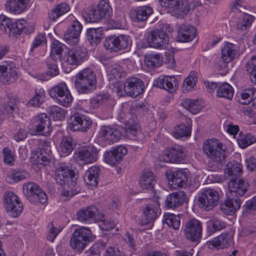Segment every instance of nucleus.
I'll return each mask as SVG.
<instances>
[{
	"label": "nucleus",
	"instance_id": "nucleus-42",
	"mask_svg": "<svg viewBox=\"0 0 256 256\" xmlns=\"http://www.w3.org/2000/svg\"><path fill=\"white\" fill-rule=\"evenodd\" d=\"M162 222L174 230L178 229L180 224V218L178 216L170 213H166L164 214Z\"/></svg>",
	"mask_w": 256,
	"mask_h": 256
},
{
	"label": "nucleus",
	"instance_id": "nucleus-39",
	"mask_svg": "<svg viewBox=\"0 0 256 256\" xmlns=\"http://www.w3.org/2000/svg\"><path fill=\"white\" fill-rule=\"evenodd\" d=\"M182 105L193 114L199 112L202 108V106L198 100H193L186 98L182 100Z\"/></svg>",
	"mask_w": 256,
	"mask_h": 256
},
{
	"label": "nucleus",
	"instance_id": "nucleus-57",
	"mask_svg": "<svg viewBox=\"0 0 256 256\" xmlns=\"http://www.w3.org/2000/svg\"><path fill=\"white\" fill-rule=\"evenodd\" d=\"M72 100V96L69 90L56 100L57 103L65 107L70 106Z\"/></svg>",
	"mask_w": 256,
	"mask_h": 256
},
{
	"label": "nucleus",
	"instance_id": "nucleus-17",
	"mask_svg": "<svg viewBox=\"0 0 256 256\" xmlns=\"http://www.w3.org/2000/svg\"><path fill=\"white\" fill-rule=\"evenodd\" d=\"M32 122L36 132H42V135H49L52 132L50 118L45 114H40L35 116L32 119Z\"/></svg>",
	"mask_w": 256,
	"mask_h": 256
},
{
	"label": "nucleus",
	"instance_id": "nucleus-22",
	"mask_svg": "<svg viewBox=\"0 0 256 256\" xmlns=\"http://www.w3.org/2000/svg\"><path fill=\"white\" fill-rule=\"evenodd\" d=\"M234 232L222 233L219 236L214 238L212 240L207 242L208 248H222L231 245L233 242Z\"/></svg>",
	"mask_w": 256,
	"mask_h": 256
},
{
	"label": "nucleus",
	"instance_id": "nucleus-38",
	"mask_svg": "<svg viewBox=\"0 0 256 256\" xmlns=\"http://www.w3.org/2000/svg\"><path fill=\"white\" fill-rule=\"evenodd\" d=\"M102 19H108L112 14V10L106 0H100L96 6Z\"/></svg>",
	"mask_w": 256,
	"mask_h": 256
},
{
	"label": "nucleus",
	"instance_id": "nucleus-2",
	"mask_svg": "<svg viewBox=\"0 0 256 256\" xmlns=\"http://www.w3.org/2000/svg\"><path fill=\"white\" fill-rule=\"evenodd\" d=\"M132 45L130 37L126 34L111 35L107 36L104 42V48L110 52H118L128 50Z\"/></svg>",
	"mask_w": 256,
	"mask_h": 256
},
{
	"label": "nucleus",
	"instance_id": "nucleus-11",
	"mask_svg": "<svg viewBox=\"0 0 256 256\" xmlns=\"http://www.w3.org/2000/svg\"><path fill=\"white\" fill-rule=\"evenodd\" d=\"M166 176L170 184L172 185L174 188H181L187 185L190 172L182 169L174 171L168 170L166 172Z\"/></svg>",
	"mask_w": 256,
	"mask_h": 256
},
{
	"label": "nucleus",
	"instance_id": "nucleus-1",
	"mask_svg": "<svg viewBox=\"0 0 256 256\" xmlns=\"http://www.w3.org/2000/svg\"><path fill=\"white\" fill-rule=\"evenodd\" d=\"M96 82V78L94 72L90 68H85L77 74L75 86L79 93L88 94L94 90Z\"/></svg>",
	"mask_w": 256,
	"mask_h": 256
},
{
	"label": "nucleus",
	"instance_id": "nucleus-30",
	"mask_svg": "<svg viewBox=\"0 0 256 256\" xmlns=\"http://www.w3.org/2000/svg\"><path fill=\"white\" fill-rule=\"evenodd\" d=\"M4 206L10 216L16 217V194L12 192L6 191L3 196Z\"/></svg>",
	"mask_w": 256,
	"mask_h": 256
},
{
	"label": "nucleus",
	"instance_id": "nucleus-54",
	"mask_svg": "<svg viewBox=\"0 0 256 256\" xmlns=\"http://www.w3.org/2000/svg\"><path fill=\"white\" fill-rule=\"evenodd\" d=\"M46 98V92L42 88L36 90L34 96L29 101L30 104L38 106L44 102Z\"/></svg>",
	"mask_w": 256,
	"mask_h": 256
},
{
	"label": "nucleus",
	"instance_id": "nucleus-6",
	"mask_svg": "<svg viewBox=\"0 0 256 256\" xmlns=\"http://www.w3.org/2000/svg\"><path fill=\"white\" fill-rule=\"evenodd\" d=\"M202 231V222L196 218H191L187 221L183 229L186 238L192 242H198L200 240Z\"/></svg>",
	"mask_w": 256,
	"mask_h": 256
},
{
	"label": "nucleus",
	"instance_id": "nucleus-4",
	"mask_svg": "<svg viewBox=\"0 0 256 256\" xmlns=\"http://www.w3.org/2000/svg\"><path fill=\"white\" fill-rule=\"evenodd\" d=\"M91 238L90 230L88 228L82 227L74 231L70 240V245L73 249L82 251L90 242Z\"/></svg>",
	"mask_w": 256,
	"mask_h": 256
},
{
	"label": "nucleus",
	"instance_id": "nucleus-45",
	"mask_svg": "<svg viewBox=\"0 0 256 256\" xmlns=\"http://www.w3.org/2000/svg\"><path fill=\"white\" fill-rule=\"evenodd\" d=\"M69 90L64 82H62L52 87L50 90V96L52 98L58 99Z\"/></svg>",
	"mask_w": 256,
	"mask_h": 256
},
{
	"label": "nucleus",
	"instance_id": "nucleus-64",
	"mask_svg": "<svg viewBox=\"0 0 256 256\" xmlns=\"http://www.w3.org/2000/svg\"><path fill=\"white\" fill-rule=\"evenodd\" d=\"M16 98L14 96L8 95L7 97V104L6 106V110L8 114H12L14 117L13 112L15 108Z\"/></svg>",
	"mask_w": 256,
	"mask_h": 256
},
{
	"label": "nucleus",
	"instance_id": "nucleus-19",
	"mask_svg": "<svg viewBox=\"0 0 256 256\" xmlns=\"http://www.w3.org/2000/svg\"><path fill=\"white\" fill-rule=\"evenodd\" d=\"M220 52V58L226 64L232 62L239 56V48L238 46L230 42L224 43Z\"/></svg>",
	"mask_w": 256,
	"mask_h": 256
},
{
	"label": "nucleus",
	"instance_id": "nucleus-47",
	"mask_svg": "<svg viewBox=\"0 0 256 256\" xmlns=\"http://www.w3.org/2000/svg\"><path fill=\"white\" fill-rule=\"evenodd\" d=\"M162 62V58L159 54H150L145 58V64L147 67L152 68L159 66Z\"/></svg>",
	"mask_w": 256,
	"mask_h": 256
},
{
	"label": "nucleus",
	"instance_id": "nucleus-9",
	"mask_svg": "<svg viewBox=\"0 0 256 256\" xmlns=\"http://www.w3.org/2000/svg\"><path fill=\"white\" fill-rule=\"evenodd\" d=\"M74 158L82 164H92L97 160L98 151L93 146H84L74 152Z\"/></svg>",
	"mask_w": 256,
	"mask_h": 256
},
{
	"label": "nucleus",
	"instance_id": "nucleus-52",
	"mask_svg": "<svg viewBox=\"0 0 256 256\" xmlns=\"http://www.w3.org/2000/svg\"><path fill=\"white\" fill-rule=\"evenodd\" d=\"M172 163L182 162L186 156L183 148L180 146H177L172 147Z\"/></svg>",
	"mask_w": 256,
	"mask_h": 256
},
{
	"label": "nucleus",
	"instance_id": "nucleus-37",
	"mask_svg": "<svg viewBox=\"0 0 256 256\" xmlns=\"http://www.w3.org/2000/svg\"><path fill=\"white\" fill-rule=\"evenodd\" d=\"M69 10L70 6L67 4L65 2L60 3L48 12V18L52 21H54Z\"/></svg>",
	"mask_w": 256,
	"mask_h": 256
},
{
	"label": "nucleus",
	"instance_id": "nucleus-25",
	"mask_svg": "<svg viewBox=\"0 0 256 256\" xmlns=\"http://www.w3.org/2000/svg\"><path fill=\"white\" fill-rule=\"evenodd\" d=\"M248 184L243 180H231L228 184L229 193L232 196H242L247 191Z\"/></svg>",
	"mask_w": 256,
	"mask_h": 256
},
{
	"label": "nucleus",
	"instance_id": "nucleus-41",
	"mask_svg": "<svg viewBox=\"0 0 256 256\" xmlns=\"http://www.w3.org/2000/svg\"><path fill=\"white\" fill-rule=\"evenodd\" d=\"M40 189V188L34 182H28L24 186V192L31 202H34V196Z\"/></svg>",
	"mask_w": 256,
	"mask_h": 256
},
{
	"label": "nucleus",
	"instance_id": "nucleus-34",
	"mask_svg": "<svg viewBox=\"0 0 256 256\" xmlns=\"http://www.w3.org/2000/svg\"><path fill=\"white\" fill-rule=\"evenodd\" d=\"M100 168L98 166H92L86 172L84 177L85 182L88 186H96L98 184V178Z\"/></svg>",
	"mask_w": 256,
	"mask_h": 256
},
{
	"label": "nucleus",
	"instance_id": "nucleus-40",
	"mask_svg": "<svg viewBox=\"0 0 256 256\" xmlns=\"http://www.w3.org/2000/svg\"><path fill=\"white\" fill-rule=\"evenodd\" d=\"M234 90L228 83H224L220 86L216 90V96L220 98H224L231 100L234 96Z\"/></svg>",
	"mask_w": 256,
	"mask_h": 256
},
{
	"label": "nucleus",
	"instance_id": "nucleus-28",
	"mask_svg": "<svg viewBox=\"0 0 256 256\" xmlns=\"http://www.w3.org/2000/svg\"><path fill=\"white\" fill-rule=\"evenodd\" d=\"M196 36L195 28L190 25L181 24L178 30V38L180 42L192 40Z\"/></svg>",
	"mask_w": 256,
	"mask_h": 256
},
{
	"label": "nucleus",
	"instance_id": "nucleus-43",
	"mask_svg": "<svg viewBox=\"0 0 256 256\" xmlns=\"http://www.w3.org/2000/svg\"><path fill=\"white\" fill-rule=\"evenodd\" d=\"M64 46V44L60 42L58 40H54L50 46V58L54 60H56L58 58H60Z\"/></svg>",
	"mask_w": 256,
	"mask_h": 256
},
{
	"label": "nucleus",
	"instance_id": "nucleus-5",
	"mask_svg": "<svg viewBox=\"0 0 256 256\" xmlns=\"http://www.w3.org/2000/svg\"><path fill=\"white\" fill-rule=\"evenodd\" d=\"M122 136L120 132L116 128L102 126L97 136V140L102 146L110 145L117 142Z\"/></svg>",
	"mask_w": 256,
	"mask_h": 256
},
{
	"label": "nucleus",
	"instance_id": "nucleus-21",
	"mask_svg": "<svg viewBox=\"0 0 256 256\" xmlns=\"http://www.w3.org/2000/svg\"><path fill=\"white\" fill-rule=\"evenodd\" d=\"M82 29V24L77 20H74L71 26L65 33L64 39L69 44L75 46L78 43V38Z\"/></svg>",
	"mask_w": 256,
	"mask_h": 256
},
{
	"label": "nucleus",
	"instance_id": "nucleus-26",
	"mask_svg": "<svg viewBox=\"0 0 256 256\" xmlns=\"http://www.w3.org/2000/svg\"><path fill=\"white\" fill-rule=\"evenodd\" d=\"M52 158L51 150L48 148H42L40 152H34L31 156L32 162L38 166H46Z\"/></svg>",
	"mask_w": 256,
	"mask_h": 256
},
{
	"label": "nucleus",
	"instance_id": "nucleus-29",
	"mask_svg": "<svg viewBox=\"0 0 256 256\" xmlns=\"http://www.w3.org/2000/svg\"><path fill=\"white\" fill-rule=\"evenodd\" d=\"M192 126V122L190 120L176 125L172 132L173 136L176 138H190L191 136Z\"/></svg>",
	"mask_w": 256,
	"mask_h": 256
},
{
	"label": "nucleus",
	"instance_id": "nucleus-46",
	"mask_svg": "<svg viewBox=\"0 0 256 256\" xmlns=\"http://www.w3.org/2000/svg\"><path fill=\"white\" fill-rule=\"evenodd\" d=\"M254 19L252 16L246 14H244L240 18L238 22L236 24V28L242 30H246L251 26Z\"/></svg>",
	"mask_w": 256,
	"mask_h": 256
},
{
	"label": "nucleus",
	"instance_id": "nucleus-13",
	"mask_svg": "<svg viewBox=\"0 0 256 256\" xmlns=\"http://www.w3.org/2000/svg\"><path fill=\"white\" fill-rule=\"evenodd\" d=\"M148 42L152 48L164 50L168 45L169 38L164 32L157 30L151 32L148 38Z\"/></svg>",
	"mask_w": 256,
	"mask_h": 256
},
{
	"label": "nucleus",
	"instance_id": "nucleus-44",
	"mask_svg": "<svg viewBox=\"0 0 256 256\" xmlns=\"http://www.w3.org/2000/svg\"><path fill=\"white\" fill-rule=\"evenodd\" d=\"M242 170V166L241 164L238 162H229L224 169V173L228 176H238Z\"/></svg>",
	"mask_w": 256,
	"mask_h": 256
},
{
	"label": "nucleus",
	"instance_id": "nucleus-32",
	"mask_svg": "<svg viewBox=\"0 0 256 256\" xmlns=\"http://www.w3.org/2000/svg\"><path fill=\"white\" fill-rule=\"evenodd\" d=\"M186 198V194L182 191L172 192L167 196L166 204L168 208H174L182 205Z\"/></svg>",
	"mask_w": 256,
	"mask_h": 256
},
{
	"label": "nucleus",
	"instance_id": "nucleus-60",
	"mask_svg": "<svg viewBox=\"0 0 256 256\" xmlns=\"http://www.w3.org/2000/svg\"><path fill=\"white\" fill-rule=\"evenodd\" d=\"M254 90H248V92H243L240 94V96H238V102L242 104H248L250 103L252 98H250V92L254 96Z\"/></svg>",
	"mask_w": 256,
	"mask_h": 256
},
{
	"label": "nucleus",
	"instance_id": "nucleus-59",
	"mask_svg": "<svg viewBox=\"0 0 256 256\" xmlns=\"http://www.w3.org/2000/svg\"><path fill=\"white\" fill-rule=\"evenodd\" d=\"M98 221H100V226L103 230H112L114 227V223L110 220L105 217L104 215L102 216V218H99Z\"/></svg>",
	"mask_w": 256,
	"mask_h": 256
},
{
	"label": "nucleus",
	"instance_id": "nucleus-62",
	"mask_svg": "<svg viewBox=\"0 0 256 256\" xmlns=\"http://www.w3.org/2000/svg\"><path fill=\"white\" fill-rule=\"evenodd\" d=\"M172 147L168 148L164 150L162 153L158 156V159L164 162L172 163Z\"/></svg>",
	"mask_w": 256,
	"mask_h": 256
},
{
	"label": "nucleus",
	"instance_id": "nucleus-33",
	"mask_svg": "<svg viewBox=\"0 0 256 256\" xmlns=\"http://www.w3.org/2000/svg\"><path fill=\"white\" fill-rule=\"evenodd\" d=\"M82 16L86 22L88 23H98L102 20L96 6H90L84 8Z\"/></svg>",
	"mask_w": 256,
	"mask_h": 256
},
{
	"label": "nucleus",
	"instance_id": "nucleus-31",
	"mask_svg": "<svg viewBox=\"0 0 256 256\" xmlns=\"http://www.w3.org/2000/svg\"><path fill=\"white\" fill-rule=\"evenodd\" d=\"M0 30L8 33L10 38L16 37V24L10 18L4 14L0 15Z\"/></svg>",
	"mask_w": 256,
	"mask_h": 256
},
{
	"label": "nucleus",
	"instance_id": "nucleus-20",
	"mask_svg": "<svg viewBox=\"0 0 256 256\" xmlns=\"http://www.w3.org/2000/svg\"><path fill=\"white\" fill-rule=\"evenodd\" d=\"M154 85L158 88L164 89L170 93H173L176 90L178 84L174 76H160L154 80Z\"/></svg>",
	"mask_w": 256,
	"mask_h": 256
},
{
	"label": "nucleus",
	"instance_id": "nucleus-14",
	"mask_svg": "<svg viewBox=\"0 0 256 256\" xmlns=\"http://www.w3.org/2000/svg\"><path fill=\"white\" fill-rule=\"evenodd\" d=\"M124 92L130 97L136 98L144 92V84L136 77L128 78L124 84Z\"/></svg>",
	"mask_w": 256,
	"mask_h": 256
},
{
	"label": "nucleus",
	"instance_id": "nucleus-16",
	"mask_svg": "<svg viewBox=\"0 0 256 256\" xmlns=\"http://www.w3.org/2000/svg\"><path fill=\"white\" fill-rule=\"evenodd\" d=\"M156 182V176L149 170H143L140 174L138 186L144 192L152 191Z\"/></svg>",
	"mask_w": 256,
	"mask_h": 256
},
{
	"label": "nucleus",
	"instance_id": "nucleus-35",
	"mask_svg": "<svg viewBox=\"0 0 256 256\" xmlns=\"http://www.w3.org/2000/svg\"><path fill=\"white\" fill-rule=\"evenodd\" d=\"M241 202L239 198H227L224 203L221 205V210L228 214H232L240 208Z\"/></svg>",
	"mask_w": 256,
	"mask_h": 256
},
{
	"label": "nucleus",
	"instance_id": "nucleus-18",
	"mask_svg": "<svg viewBox=\"0 0 256 256\" xmlns=\"http://www.w3.org/2000/svg\"><path fill=\"white\" fill-rule=\"evenodd\" d=\"M16 76V65L14 62L10 61L6 64H0V82L7 84L12 82Z\"/></svg>",
	"mask_w": 256,
	"mask_h": 256
},
{
	"label": "nucleus",
	"instance_id": "nucleus-63",
	"mask_svg": "<svg viewBox=\"0 0 256 256\" xmlns=\"http://www.w3.org/2000/svg\"><path fill=\"white\" fill-rule=\"evenodd\" d=\"M104 161L112 166H115L120 162L112 150L105 154Z\"/></svg>",
	"mask_w": 256,
	"mask_h": 256
},
{
	"label": "nucleus",
	"instance_id": "nucleus-48",
	"mask_svg": "<svg viewBox=\"0 0 256 256\" xmlns=\"http://www.w3.org/2000/svg\"><path fill=\"white\" fill-rule=\"evenodd\" d=\"M239 146L242 148H245L256 142L255 138L250 134H240L237 140Z\"/></svg>",
	"mask_w": 256,
	"mask_h": 256
},
{
	"label": "nucleus",
	"instance_id": "nucleus-3",
	"mask_svg": "<svg viewBox=\"0 0 256 256\" xmlns=\"http://www.w3.org/2000/svg\"><path fill=\"white\" fill-rule=\"evenodd\" d=\"M202 150L206 155L214 162H220L224 158V150L222 142L216 138L206 140Z\"/></svg>",
	"mask_w": 256,
	"mask_h": 256
},
{
	"label": "nucleus",
	"instance_id": "nucleus-56",
	"mask_svg": "<svg viewBox=\"0 0 256 256\" xmlns=\"http://www.w3.org/2000/svg\"><path fill=\"white\" fill-rule=\"evenodd\" d=\"M225 223L218 220H212L208 222V230L210 232L214 233L216 231L220 230L225 228Z\"/></svg>",
	"mask_w": 256,
	"mask_h": 256
},
{
	"label": "nucleus",
	"instance_id": "nucleus-8",
	"mask_svg": "<svg viewBox=\"0 0 256 256\" xmlns=\"http://www.w3.org/2000/svg\"><path fill=\"white\" fill-rule=\"evenodd\" d=\"M201 4L198 0H178L176 6L172 11V14L178 18H183Z\"/></svg>",
	"mask_w": 256,
	"mask_h": 256
},
{
	"label": "nucleus",
	"instance_id": "nucleus-10",
	"mask_svg": "<svg viewBox=\"0 0 256 256\" xmlns=\"http://www.w3.org/2000/svg\"><path fill=\"white\" fill-rule=\"evenodd\" d=\"M220 194L216 190L206 188L201 193L198 198L199 204L201 208L210 210L218 205Z\"/></svg>",
	"mask_w": 256,
	"mask_h": 256
},
{
	"label": "nucleus",
	"instance_id": "nucleus-49",
	"mask_svg": "<svg viewBox=\"0 0 256 256\" xmlns=\"http://www.w3.org/2000/svg\"><path fill=\"white\" fill-rule=\"evenodd\" d=\"M60 148L64 155L70 154L74 150L73 140L70 136L64 137L60 144Z\"/></svg>",
	"mask_w": 256,
	"mask_h": 256
},
{
	"label": "nucleus",
	"instance_id": "nucleus-51",
	"mask_svg": "<svg viewBox=\"0 0 256 256\" xmlns=\"http://www.w3.org/2000/svg\"><path fill=\"white\" fill-rule=\"evenodd\" d=\"M109 98L110 96L107 94L96 96L90 99V109H95L98 108L101 104L106 102Z\"/></svg>",
	"mask_w": 256,
	"mask_h": 256
},
{
	"label": "nucleus",
	"instance_id": "nucleus-12",
	"mask_svg": "<svg viewBox=\"0 0 256 256\" xmlns=\"http://www.w3.org/2000/svg\"><path fill=\"white\" fill-rule=\"evenodd\" d=\"M54 176L55 179L60 184L68 183V185L74 187L76 185V178L74 172L65 165H60L56 169Z\"/></svg>",
	"mask_w": 256,
	"mask_h": 256
},
{
	"label": "nucleus",
	"instance_id": "nucleus-50",
	"mask_svg": "<svg viewBox=\"0 0 256 256\" xmlns=\"http://www.w3.org/2000/svg\"><path fill=\"white\" fill-rule=\"evenodd\" d=\"M124 70L122 66L115 64H112L110 68L108 78L110 80L118 79L124 76Z\"/></svg>",
	"mask_w": 256,
	"mask_h": 256
},
{
	"label": "nucleus",
	"instance_id": "nucleus-15",
	"mask_svg": "<svg viewBox=\"0 0 256 256\" xmlns=\"http://www.w3.org/2000/svg\"><path fill=\"white\" fill-rule=\"evenodd\" d=\"M92 121L84 114L76 113L74 114L69 122V128L73 130L86 132L91 126Z\"/></svg>",
	"mask_w": 256,
	"mask_h": 256
},
{
	"label": "nucleus",
	"instance_id": "nucleus-36",
	"mask_svg": "<svg viewBox=\"0 0 256 256\" xmlns=\"http://www.w3.org/2000/svg\"><path fill=\"white\" fill-rule=\"evenodd\" d=\"M103 34L102 28H90L87 30L86 36L91 45H97L102 40Z\"/></svg>",
	"mask_w": 256,
	"mask_h": 256
},
{
	"label": "nucleus",
	"instance_id": "nucleus-53",
	"mask_svg": "<svg viewBox=\"0 0 256 256\" xmlns=\"http://www.w3.org/2000/svg\"><path fill=\"white\" fill-rule=\"evenodd\" d=\"M66 111L58 106H53L50 108V114L54 120H62L66 114Z\"/></svg>",
	"mask_w": 256,
	"mask_h": 256
},
{
	"label": "nucleus",
	"instance_id": "nucleus-27",
	"mask_svg": "<svg viewBox=\"0 0 256 256\" xmlns=\"http://www.w3.org/2000/svg\"><path fill=\"white\" fill-rule=\"evenodd\" d=\"M98 212L96 207L92 206L78 210L76 213V216L79 221L90 222L94 220H98Z\"/></svg>",
	"mask_w": 256,
	"mask_h": 256
},
{
	"label": "nucleus",
	"instance_id": "nucleus-24",
	"mask_svg": "<svg viewBox=\"0 0 256 256\" xmlns=\"http://www.w3.org/2000/svg\"><path fill=\"white\" fill-rule=\"evenodd\" d=\"M152 13L153 10L151 7L148 6H143L132 10L130 15L132 20L136 22H140L147 20Z\"/></svg>",
	"mask_w": 256,
	"mask_h": 256
},
{
	"label": "nucleus",
	"instance_id": "nucleus-55",
	"mask_svg": "<svg viewBox=\"0 0 256 256\" xmlns=\"http://www.w3.org/2000/svg\"><path fill=\"white\" fill-rule=\"evenodd\" d=\"M48 232L47 236V240L51 242H53L54 241L58 234L62 230V228L60 226H55L52 222H50L48 224Z\"/></svg>",
	"mask_w": 256,
	"mask_h": 256
},
{
	"label": "nucleus",
	"instance_id": "nucleus-58",
	"mask_svg": "<svg viewBox=\"0 0 256 256\" xmlns=\"http://www.w3.org/2000/svg\"><path fill=\"white\" fill-rule=\"evenodd\" d=\"M104 248V244L102 242H98L94 244L86 252L88 254V256H100Z\"/></svg>",
	"mask_w": 256,
	"mask_h": 256
},
{
	"label": "nucleus",
	"instance_id": "nucleus-61",
	"mask_svg": "<svg viewBox=\"0 0 256 256\" xmlns=\"http://www.w3.org/2000/svg\"><path fill=\"white\" fill-rule=\"evenodd\" d=\"M197 81V78L194 76L190 74L184 80L183 88L186 91H190L194 88Z\"/></svg>",
	"mask_w": 256,
	"mask_h": 256
},
{
	"label": "nucleus",
	"instance_id": "nucleus-23",
	"mask_svg": "<svg viewBox=\"0 0 256 256\" xmlns=\"http://www.w3.org/2000/svg\"><path fill=\"white\" fill-rule=\"evenodd\" d=\"M160 204L158 201L145 205L143 208L144 224H148L154 220L160 213Z\"/></svg>",
	"mask_w": 256,
	"mask_h": 256
},
{
	"label": "nucleus",
	"instance_id": "nucleus-7",
	"mask_svg": "<svg viewBox=\"0 0 256 256\" xmlns=\"http://www.w3.org/2000/svg\"><path fill=\"white\" fill-rule=\"evenodd\" d=\"M74 46L65 54L63 60L68 65L76 66L86 60L87 52L84 47L76 44Z\"/></svg>",
	"mask_w": 256,
	"mask_h": 256
}]
</instances>
